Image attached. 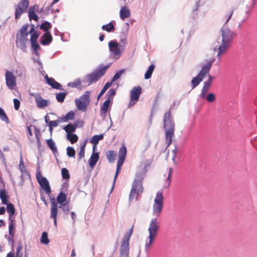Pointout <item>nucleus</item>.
Segmentation results:
<instances>
[{
  "label": "nucleus",
  "mask_w": 257,
  "mask_h": 257,
  "mask_svg": "<svg viewBox=\"0 0 257 257\" xmlns=\"http://www.w3.org/2000/svg\"><path fill=\"white\" fill-rule=\"evenodd\" d=\"M67 155L69 157H74L75 155V151L73 148L68 147L67 148Z\"/></svg>",
  "instance_id": "42"
},
{
  "label": "nucleus",
  "mask_w": 257,
  "mask_h": 257,
  "mask_svg": "<svg viewBox=\"0 0 257 257\" xmlns=\"http://www.w3.org/2000/svg\"><path fill=\"white\" fill-rule=\"evenodd\" d=\"M58 207L61 209L65 214H67L69 211V208L68 205V203L61 204V205H60Z\"/></svg>",
  "instance_id": "49"
},
{
  "label": "nucleus",
  "mask_w": 257,
  "mask_h": 257,
  "mask_svg": "<svg viewBox=\"0 0 257 257\" xmlns=\"http://www.w3.org/2000/svg\"><path fill=\"white\" fill-rule=\"evenodd\" d=\"M206 98L208 102H212L215 100V96L213 93H210L207 95Z\"/></svg>",
  "instance_id": "51"
},
{
  "label": "nucleus",
  "mask_w": 257,
  "mask_h": 257,
  "mask_svg": "<svg viewBox=\"0 0 257 257\" xmlns=\"http://www.w3.org/2000/svg\"><path fill=\"white\" fill-rule=\"evenodd\" d=\"M5 212V208L4 207H0V215L3 214Z\"/></svg>",
  "instance_id": "64"
},
{
  "label": "nucleus",
  "mask_w": 257,
  "mask_h": 257,
  "mask_svg": "<svg viewBox=\"0 0 257 257\" xmlns=\"http://www.w3.org/2000/svg\"><path fill=\"white\" fill-rule=\"evenodd\" d=\"M143 192V184L141 182L134 181L130 194V200H132L141 194Z\"/></svg>",
  "instance_id": "10"
},
{
  "label": "nucleus",
  "mask_w": 257,
  "mask_h": 257,
  "mask_svg": "<svg viewBox=\"0 0 257 257\" xmlns=\"http://www.w3.org/2000/svg\"><path fill=\"white\" fill-rule=\"evenodd\" d=\"M210 87V82H204V85L201 92V96L204 98Z\"/></svg>",
  "instance_id": "31"
},
{
  "label": "nucleus",
  "mask_w": 257,
  "mask_h": 257,
  "mask_svg": "<svg viewBox=\"0 0 257 257\" xmlns=\"http://www.w3.org/2000/svg\"><path fill=\"white\" fill-rule=\"evenodd\" d=\"M31 45H32V47L34 48V49L36 51H37L38 50V49H39L40 48V46H39V44H38L37 42H34L31 43Z\"/></svg>",
  "instance_id": "58"
},
{
  "label": "nucleus",
  "mask_w": 257,
  "mask_h": 257,
  "mask_svg": "<svg viewBox=\"0 0 257 257\" xmlns=\"http://www.w3.org/2000/svg\"><path fill=\"white\" fill-rule=\"evenodd\" d=\"M58 124H59V122L57 120H53V121H50L49 122L48 125H50L52 127H56L58 125Z\"/></svg>",
  "instance_id": "57"
},
{
  "label": "nucleus",
  "mask_w": 257,
  "mask_h": 257,
  "mask_svg": "<svg viewBox=\"0 0 257 257\" xmlns=\"http://www.w3.org/2000/svg\"><path fill=\"white\" fill-rule=\"evenodd\" d=\"M126 154V147L123 145L119 150L118 159L117 162L119 164L123 163Z\"/></svg>",
  "instance_id": "20"
},
{
  "label": "nucleus",
  "mask_w": 257,
  "mask_h": 257,
  "mask_svg": "<svg viewBox=\"0 0 257 257\" xmlns=\"http://www.w3.org/2000/svg\"><path fill=\"white\" fill-rule=\"evenodd\" d=\"M103 139V135H95L90 140V142L93 144H94V146L93 147V150L94 151L96 145L97 144L98 142L100 140H102Z\"/></svg>",
  "instance_id": "28"
},
{
  "label": "nucleus",
  "mask_w": 257,
  "mask_h": 257,
  "mask_svg": "<svg viewBox=\"0 0 257 257\" xmlns=\"http://www.w3.org/2000/svg\"><path fill=\"white\" fill-rule=\"evenodd\" d=\"M40 241L44 244H47L49 242V240L48 238V234L47 232H43L42 234Z\"/></svg>",
  "instance_id": "38"
},
{
  "label": "nucleus",
  "mask_w": 257,
  "mask_h": 257,
  "mask_svg": "<svg viewBox=\"0 0 257 257\" xmlns=\"http://www.w3.org/2000/svg\"><path fill=\"white\" fill-rule=\"evenodd\" d=\"M28 27L29 26L28 25L23 26L17 35V45L23 51H25L26 43L28 41L27 39L28 36Z\"/></svg>",
  "instance_id": "4"
},
{
  "label": "nucleus",
  "mask_w": 257,
  "mask_h": 257,
  "mask_svg": "<svg viewBox=\"0 0 257 257\" xmlns=\"http://www.w3.org/2000/svg\"><path fill=\"white\" fill-rule=\"evenodd\" d=\"M80 84H81V82H80V80L79 79H77V80H75L73 82L69 83L68 84V85L69 86H71V87H77L78 86H80Z\"/></svg>",
  "instance_id": "50"
},
{
  "label": "nucleus",
  "mask_w": 257,
  "mask_h": 257,
  "mask_svg": "<svg viewBox=\"0 0 257 257\" xmlns=\"http://www.w3.org/2000/svg\"><path fill=\"white\" fill-rule=\"evenodd\" d=\"M141 92V88L139 86L135 87L132 89L130 93L131 100L129 103L130 106L133 105L136 103L140 97Z\"/></svg>",
  "instance_id": "15"
},
{
  "label": "nucleus",
  "mask_w": 257,
  "mask_h": 257,
  "mask_svg": "<svg viewBox=\"0 0 257 257\" xmlns=\"http://www.w3.org/2000/svg\"><path fill=\"white\" fill-rule=\"evenodd\" d=\"M90 92L86 91L84 94L79 98L75 100V104L79 110L82 111H86L87 106L90 103Z\"/></svg>",
  "instance_id": "7"
},
{
  "label": "nucleus",
  "mask_w": 257,
  "mask_h": 257,
  "mask_svg": "<svg viewBox=\"0 0 257 257\" xmlns=\"http://www.w3.org/2000/svg\"><path fill=\"white\" fill-rule=\"evenodd\" d=\"M107 94H108V98L110 99L111 97H113L115 95V90L114 89H111L108 91Z\"/></svg>",
  "instance_id": "56"
},
{
  "label": "nucleus",
  "mask_w": 257,
  "mask_h": 257,
  "mask_svg": "<svg viewBox=\"0 0 257 257\" xmlns=\"http://www.w3.org/2000/svg\"><path fill=\"white\" fill-rule=\"evenodd\" d=\"M36 178L41 187L46 193H50L51 191L49 183L45 177L42 176L41 173L38 170L36 171Z\"/></svg>",
  "instance_id": "11"
},
{
  "label": "nucleus",
  "mask_w": 257,
  "mask_h": 257,
  "mask_svg": "<svg viewBox=\"0 0 257 257\" xmlns=\"http://www.w3.org/2000/svg\"><path fill=\"white\" fill-rule=\"evenodd\" d=\"M254 5L255 3L253 2L250 5L246 6V7L242 10L239 15L240 22L241 23L245 22L249 18L251 9L254 7Z\"/></svg>",
  "instance_id": "16"
},
{
  "label": "nucleus",
  "mask_w": 257,
  "mask_h": 257,
  "mask_svg": "<svg viewBox=\"0 0 257 257\" xmlns=\"http://www.w3.org/2000/svg\"><path fill=\"white\" fill-rule=\"evenodd\" d=\"M30 33L31 34V42H37V39L39 37V35L36 31H34V27L33 25L32 26L30 30Z\"/></svg>",
  "instance_id": "29"
},
{
  "label": "nucleus",
  "mask_w": 257,
  "mask_h": 257,
  "mask_svg": "<svg viewBox=\"0 0 257 257\" xmlns=\"http://www.w3.org/2000/svg\"><path fill=\"white\" fill-rule=\"evenodd\" d=\"M19 170L22 173V177H23L25 174H27V172L26 170L25 166L24 164V163L23 162L22 159H21L20 165H19Z\"/></svg>",
  "instance_id": "41"
},
{
  "label": "nucleus",
  "mask_w": 257,
  "mask_h": 257,
  "mask_svg": "<svg viewBox=\"0 0 257 257\" xmlns=\"http://www.w3.org/2000/svg\"><path fill=\"white\" fill-rule=\"evenodd\" d=\"M11 222L9 226V231L10 234L13 237L14 236V233L13 232V229H14L15 223H14L13 220H12V219H11Z\"/></svg>",
  "instance_id": "54"
},
{
  "label": "nucleus",
  "mask_w": 257,
  "mask_h": 257,
  "mask_svg": "<svg viewBox=\"0 0 257 257\" xmlns=\"http://www.w3.org/2000/svg\"><path fill=\"white\" fill-rule=\"evenodd\" d=\"M212 63L213 61H210L206 65L202 66V69L198 75L193 78L191 81L192 88H194L196 87L202 80L205 75L209 73Z\"/></svg>",
  "instance_id": "6"
},
{
  "label": "nucleus",
  "mask_w": 257,
  "mask_h": 257,
  "mask_svg": "<svg viewBox=\"0 0 257 257\" xmlns=\"http://www.w3.org/2000/svg\"><path fill=\"white\" fill-rule=\"evenodd\" d=\"M172 153L173 154V156H172V160L173 161H175V159L176 158V154H177V149L176 148H175L174 150H173L172 151Z\"/></svg>",
  "instance_id": "62"
},
{
  "label": "nucleus",
  "mask_w": 257,
  "mask_h": 257,
  "mask_svg": "<svg viewBox=\"0 0 257 257\" xmlns=\"http://www.w3.org/2000/svg\"><path fill=\"white\" fill-rule=\"evenodd\" d=\"M164 197L162 192L158 191L154 198L153 205V214L154 215L159 216L161 213L163 207Z\"/></svg>",
  "instance_id": "8"
},
{
  "label": "nucleus",
  "mask_w": 257,
  "mask_h": 257,
  "mask_svg": "<svg viewBox=\"0 0 257 257\" xmlns=\"http://www.w3.org/2000/svg\"><path fill=\"white\" fill-rule=\"evenodd\" d=\"M108 47L111 54L116 59L119 58L124 50L123 46L114 40L110 41L108 43Z\"/></svg>",
  "instance_id": "9"
},
{
  "label": "nucleus",
  "mask_w": 257,
  "mask_h": 257,
  "mask_svg": "<svg viewBox=\"0 0 257 257\" xmlns=\"http://www.w3.org/2000/svg\"><path fill=\"white\" fill-rule=\"evenodd\" d=\"M59 123H62V122H67V120L65 117V116H63V117H59L57 119Z\"/></svg>",
  "instance_id": "60"
},
{
  "label": "nucleus",
  "mask_w": 257,
  "mask_h": 257,
  "mask_svg": "<svg viewBox=\"0 0 257 257\" xmlns=\"http://www.w3.org/2000/svg\"><path fill=\"white\" fill-rule=\"evenodd\" d=\"M159 223L157 218H152L149 223L148 231V235L145 239L144 248L148 252L153 246L159 230Z\"/></svg>",
  "instance_id": "2"
},
{
  "label": "nucleus",
  "mask_w": 257,
  "mask_h": 257,
  "mask_svg": "<svg viewBox=\"0 0 257 257\" xmlns=\"http://www.w3.org/2000/svg\"><path fill=\"white\" fill-rule=\"evenodd\" d=\"M66 93L64 92H60L56 94V99L59 102L64 101Z\"/></svg>",
  "instance_id": "43"
},
{
  "label": "nucleus",
  "mask_w": 257,
  "mask_h": 257,
  "mask_svg": "<svg viewBox=\"0 0 257 257\" xmlns=\"http://www.w3.org/2000/svg\"><path fill=\"white\" fill-rule=\"evenodd\" d=\"M67 121L71 120L74 118V112L72 111H69L65 115Z\"/></svg>",
  "instance_id": "53"
},
{
  "label": "nucleus",
  "mask_w": 257,
  "mask_h": 257,
  "mask_svg": "<svg viewBox=\"0 0 257 257\" xmlns=\"http://www.w3.org/2000/svg\"><path fill=\"white\" fill-rule=\"evenodd\" d=\"M47 144L53 152H55L57 151L55 144L51 139L47 140Z\"/></svg>",
  "instance_id": "39"
},
{
  "label": "nucleus",
  "mask_w": 257,
  "mask_h": 257,
  "mask_svg": "<svg viewBox=\"0 0 257 257\" xmlns=\"http://www.w3.org/2000/svg\"><path fill=\"white\" fill-rule=\"evenodd\" d=\"M172 168H169V173H168V176H167V181L165 184V188H168L170 185V183H171V175H172Z\"/></svg>",
  "instance_id": "44"
},
{
  "label": "nucleus",
  "mask_w": 257,
  "mask_h": 257,
  "mask_svg": "<svg viewBox=\"0 0 257 257\" xmlns=\"http://www.w3.org/2000/svg\"><path fill=\"white\" fill-rule=\"evenodd\" d=\"M85 145L84 144L82 145L80 149L79 152L78 153V159L80 160L81 159L84 157L85 156Z\"/></svg>",
  "instance_id": "47"
},
{
  "label": "nucleus",
  "mask_w": 257,
  "mask_h": 257,
  "mask_svg": "<svg viewBox=\"0 0 257 257\" xmlns=\"http://www.w3.org/2000/svg\"><path fill=\"white\" fill-rule=\"evenodd\" d=\"M147 171V170L146 165H145L144 166L140 168L136 173L134 181H137V182H141L142 183V181L145 177Z\"/></svg>",
  "instance_id": "19"
},
{
  "label": "nucleus",
  "mask_w": 257,
  "mask_h": 257,
  "mask_svg": "<svg viewBox=\"0 0 257 257\" xmlns=\"http://www.w3.org/2000/svg\"><path fill=\"white\" fill-rule=\"evenodd\" d=\"M99 159V155L98 153H95L94 151L91 154L90 159L88 161L89 166L93 168L96 165Z\"/></svg>",
  "instance_id": "23"
},
{
  "label": "nucleus",
  "mask_w": 257,
  "mask_h": 257,
  "mask_svg": "<svg viewBox=\"0 0 257 257\" xmlns=\"http://www.w3.org/2000/svg\"><path fill=\"white\" fill-rule=\"evenodd\" d=\"M77 124H73L69 123L63 127V130L65 131L67 134H73L76 130Z\"/></svg>",
  "instance_id": "27"
},
{
  "label": "nucleus",
  "mask_w": 257,
  "mask_h": 257,
  "mask_svg": "<svg viewBox=\"0 0 257 257\" xmlns=\"http://www.w3.org/2000/svg\"><path fill=\"white\" fill-rule=\"evenodd\" d=\"M233 33L228 28L224 27L221 29V40L218 39L217 44L214 45L213 51H217V57L225 53L229 46L233 37Z\"/></svg>",
  "instance_id": "1"
},
{
  "label": "nucleus",
  "mask_w": 257,
  "mask_h": 257,
  "mask_svg": "<svg viewBox=\"0 0 257 257\" xmlns=\"http://www.w3.org/2000/svg\"><path fill=\"white\" fill-rule=\"evenodd\" d=\"M7 211L10 215V219H12V216L15 214V208L11 203L7 204Z\"/></svg>",
  "instance_id": "34"
},
{
  "label": "nucleus",
  "mask_w": 257,
  "mask_h": 257,
  "mask_svg": "<svg viewBox=\"0 0 257 257\" xmlns=\"http://www.w3.org/2000/svg\"><path fill=\"white\" fill-rule=\"evenodd\" d=\"M0 119L6 123H9V119L3 109L0 107Z\"/></svg>",
  "instance_id": "36"
},
{
  "label": "nucleus",
  "mask_w": 257,
  "mask_h": 257,
  "mask_svg": "<svg viewBox=\"0 0 257 257\" xmlns=\"http://www.w3.org/2000/svg\"><path fill=\"white\" fill-rule=\"evenodd\" d=\"M116 155V153L113 151H108L106 153L107 159L110 163H112L115 161Z\"/></svg>",
  "instance_id": "30"
},
{
  "label": "nucleus",
  "mask_w": 257,
  "mask_h": 257,
  "mask_svg": "<svg viewBox=\"0 0 257 257\" xmlns=\"http://www.w3.org/2000/svg\"><path fill=\"white\" fill-rule=\"evenodd\" d=\"M66 138L71 144L77 142L78 140L77 136L74 134H67Z\"/></svg>",
  "instance_id": "33"
},
{
  "label": "nucleus",
  "mask_w": 257,
  "mask_h": 257,
  "mask_svg": "<svg viewBox=\"0 0 257 257\" xmlns=\"http://www.w3.org/2000/svg\"><path fill=\"white\" fill-rule=\"evenodd\" d=\"M31 95L34 97L37 106L40 108H44L49 104L48 100L43 98L39 94L33 93Z\"/></svg>",
  "instance_id": "18"
},
{
  "label": "nucleus",
  "mask_w": 257,
  "mask_h": 257,
  "mask_svg": "<svg viewBox=\"0 0 257 257\" xmlns=\"http://www.w3.org/2000/svg\"><path fill=\"white\" fill-rule=\"evenodd\" d=\"M52 41V37L49 32H45L43 36V39L41 42L42 45H46Z\"/></svg>",
  "instance_id": "25"
},
{
  "label": "nucleus",
  "mask_w": 257,
  "mask_h": 257,
  "mask_svg": "<svg viewBox=\"0 0 257 257\" xmlns=\"http://www.w3.org/2000/svg\"><path fill=\"white\" fill-rule=\"evenodd\" d=\"M29 17L30 20H32L33 19V20H35L36 21L38 20V17L35 14L34 8L31 7L29 9Z\"/></svg>",
  "instance_id": "35"
},
{
  "label": "nucleus",
  "mask_w": 257,
  "mask_h": 257,
  "mask_svg": "<svg viewBox=\"0 0 257 257\" xmlns=\"http://www.w3.org/2000/svg\"><path fill=\"white\" fill-rule=\"evenodd\" d=\"M155 66L154 65H151L147 71L146 72L145 74V78L147 79L150 78L151 77L152 74L154 70Z\"/></svg>",
  "instance_id": "37"
},
{
  "label": "nucleus",
  "mask_w": 257,
  "mask_h": 257,
  "mask_svg": "<svg viewBox=\"0 0 257 257\" xmlns=\"http://www.w3.org/2000/svg\"><path fill=\"white\" fill-rule=\"evenodd\" d=\"M45 78L47 83L51 86L52 87L57 89H61V84L56 82L53 78H49L47 75L45 76Z\"/></svg>",
  "instance_id": "24"
},
{
  "label": "nucleus",
  "mask_w": 257,
  "mask_h": 257,
  "mask_svg": "<svg viewBox=\"0 0 257 257\" xmlns=\"http://www.w3.org/2000/svg\"><path fill=\"white\" fill-rule=\"evenodd\" d=\"M58 212V206L56 203L54 198L52 199L51 201V213L50 217L54 220V225L55 227L57 226V216Z\"/></svg>",
  "instance_id": "17"
},
{
  "label": "nucleus",
  "mask_w": 257,
  "mask_h": 257,
  "mask_svg": "<svg viewBox=\"0 0 257 257\" xmlns=\"http://www.w3.org/2000/svg\"><path fill=\"white\" fill-rule=\"evenodd\" d=\"M110 103L109 98H108L103 103L100 111V115L101 117H105L106 113L107 111Z\"/></svg>",
  "instance_id": "22"
},
{
  "label": "nucleus",
  "mask_w": 257,
  "mask_h": 257,
  "mask_svg": "<svg viewBox=\"0 0 257 257\" xmlns=\"http://www.w3.org/2000/svg\"><path fill=\"white\" fill-rule=\"evenodd\" d=\"M112 80L110 82H107L104 85L103 89L106 91V90L112 85Z\"/></svg>",
  "instance_id": "61"
},
{
  "label": "nucleus",
  "mask_w": 257,
  "mask_h": 257,
  "mask_svg": "<svg viewBox=\"0 0 257 257\" xmlns=\"http://www.w3.org/2000/svg\"><path fill=\"white\" fill-rule=\"evenodd\" d=\"M164 126L166 133V142L168 146L172 143L174 132V124L171 119L170 112H168L165 114Z\"/></svg>",
  "instance_id": "3"
},
{
  "label": "nucleus",
  "mask_w": 257,
  "mask_h": 257,
  "mask_svg": "<svg viewBox=\"0 0 257 257\" xmlns=\"http://www.w3.org/2000/svg\"><path fill=\"white\" fill-rule=\"evenodd\" d=\"M122 164H123V163L119 164V162H117V169H116V173H115V175L114 178L113 186H114V185L115 184L116 177H117L118 174L119 173V172L120 171L121 167ZM113 187H112L111 190H113Z\"/></svg>",
  "instance_id": "46"
},
{
  "label": "nucleus",
  "mask_w": 257,
  "mask_h": 257,
  "mask_svg": "<svg viewBox=\"0 0 257 257\" xmlns=\"http://www.w3.org/2000/svg\"><path fill=\"white\" fill-rule=\"evenodd\" d=\"M6 83L7 87L13 90L16 86V77L12 72L7 71L5 73Z\"/></svg>",
  "instance_id": "13"
},
{
  "label": "nucleus",
  "mask_w": 257,
  "mask_h": 257,
  "mask_svg": "<svg viewBox=\"0 0 257 257\" xmlns=\"http://www.w3.org/2000/svg\"><path fill=\"white\" fill-rule=\"evenodd\" d=\"M57 203L56 202V203L57 204L58 203L60 205L68 203L66 194L63 192L60 193L57 197Z\"/></svg>",
  "instance_id": "26"
},
{
  "label": "nucleus",
  "mask_w": 257,
  "mask_h": 257,
  "mask_svg": "<svg viewBox=\"0 0 257 257\" xmlns=\"http://www.w3.org/2000/svg\"><path fill=\"white\" fill-rule=\"evenodd\" d=\"M105 90L103 89H102L101 90V91H100V92L99 93V94H98V96H97V99H99L101 97V96L105 92Z\"/></svg>",
  "instance_id": "63"
},
{
  "label": "nucleus",
  "mask_w": 257,
  "mask_h": 257,
  "mask_svg": "<svg viewBox=\"0 0 257 257\" xmlns=\"http://www.w3.org/2000/svg\"><path fill=\"white\" fill-rule=\"evenodd\" d=\"M133 232V227H131L128 231L126 232L122 240L121 244L119 249L120 255L121 257H128L129 254V240Z\"/></svg>",
  "instance_id": "5"
},
{
  "label": "nucleus",
  "mask_w": 257,
  "mask_h": 257,
  "mask_svg": "<svg viewBox=\"0 0 257 257\" xmlns=\"http://www.w3.org/2000/svg\"><path fill=\"white\" fill-rule=\"evenodd\" d=\"M102 29L103 30L106 31L108 32H109L111 31L112 30H113L114 29V26L113 25L112 23H109V24L103 25L102 26Z\"/></svg>",
  "instance_id": "40"
},
{
  "label": "nucleus",
  "mask_w": 257,
  "mask_h": 257,
  "mask_svg": "<svg viewBox=\"0 0 257 257\" xmlns=\"http://www.w3.org/2000/svg\"><path fill=\"white\" fill-rule=\"evenodd\" d=\"M123 73V70H120L118 72L116 73L113 76V78L112 79V82H114L119 79L122 73Z\"/></svg>",
  "instance_id": "52"
},
{
  "label": "nucleus",
  "mask_w": 257,
  "mask_h": 257,
  "mask_svg": "<svg viewBox=\"0 0 257 257\" xmlns=\"http://www.w3.org/2000/svg\"><path fill=\"white\" fill-rule=\"evenodd\" d=\"M0 198L2 200V203L4 204H7L8 203V196L7 195L6 192L5 190L1 189L0 190Z\"/></svg>",
  "instance_id": "32"
},
{
  "label": "nucleus",
  "mask_w": 257,
  "mask_h": 257,
  "mask_svg": "<svg viewBox=\"0 0 257 257\" xmlns=\"http://www.w3.org/2000/svg\"><path fill=\"white\" fill-rule=\"evenodd\" d=\"M61 174L63 178L64 179H68L70 178L69 171L66 168H63L61 170Z\"/></svg>",
  "instance_id": "48"
},
{
  "label": "nucleus",
  "mask_w": 257,
  "mask_h": 257,
  "mask_svg": "<svg viewBox=\"0 0 257 257\" xmlns=\"http://www.w3.org/2000/svg\"><path fill=\"white\" fill-rule=\"evenodd\" d=\"M108 66L99 68L87 76L89 83H92L97 81L102 76L104 75Z\"/></svg>",
  "instance_id": "12"
},
{
  "label": "nucleus",
  "mask_w": 257,
  "mask_h": 257,
  "mask_svg": "<svg viewBox=\"0 0 257 257\" xmlns=\"http://www.w3.org/2000/svg\"><path fill=\"white\" fill-rule=\"evenodd\" d=\"M22 249V247L21 245L19 246L17 248V252L16 254V256L21 255L22 256V253L20 252Z\"/></svg>",
  "instance_id": "59"
},
{
  "label": "nucleus",
  "mask_w": 257,
  "mask_h": 257,
  "mask_svg": "<svg viewBox=\"0 0 257 257\" xmlns=\"http://www.w3.org/2000/svg\"><path fill=\"white\" fill-rule=\"evenodd\" d=\"M51 28V24L48 22H46L40 26V29L43 30L46 32H49L48 30Z\"/></svg>",
  "instance_id": "45"
},
{
  "label": "nucleus",
  "mask_w": 257,
  "mask_h": 257,
  "mask_svg": "<svg viewBox=\"0 0 257 257\" xmlns=\"http://www.w3.org/2000/svg\"><path fill=\"white\" fill-rule=\"evenodd\" d=\"M28 0H21L16 9L15 18L16 19L19 18L21 15L26 11L28 7Z\"/></svg>",
  "instance_id": "14"
},
{
  "label": "nucleus",
  "mask_w": 257,
  "mask_h": 257,
  "mask_svg": "<svg viewBox=\"0 0 257 257\" xmlns=\"http://www.w3.org/2000/svg\"><path fill=\"white\" fill-rule=\"evenodd\" d=\"M131 16V12L129 9L125 7L121 8L119 11V17L122 20H124L126 18H128Z\"/></svg>",
  "instance_id": "21"
},
{
  "label": "nucleus",
  "mask_w": 257,
  "mask_h": 257,
  "mask_svg": "<svg viewBox=\"0 0 257 257\" xmlns=\"http://www.w3.org/2000/svg\"><path fill=\"white\" fill-rule=\"evenodd\" d=\"M14 107L16 110L19 109L20 105V101L17 99L15 98L14 99Z\"/></svg>",
  "instance_id": "55"
}]
</instances>
